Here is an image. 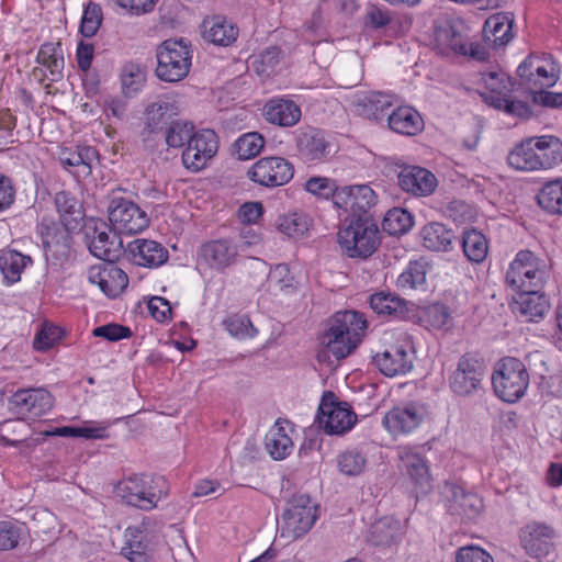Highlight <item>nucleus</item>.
<instances>
[{
  "instance_id": "f257e3e1",
  "label": "nucleus",
  "mask_w": 562,
  "mask_h": 562,
  "mask_svg": "<svg viewBox=\"0 0 562 562\" xmlns=\"http://www.w3.org/2000/svg\"><path fill=\"white\" fill-rule=\"evenodd\" d=\"M368 322L358 311L337 312L330 319L329 328L322 344L336 359L348 357L361 342Z\"/></svg>"
},
{
  "instance_id": "f03ea898",
  "label": "nucleus",
  "mask_w": 562,
  "mask_h": 562,
  "mask_svg": "<svg viewBox=\"0 0 562 562\" xmlns=\"http://www.w3.org/2000/svg\"><path fill=\"white\" fill-rule=\"evenodd\" d=\"M337 243L347 257L367 259L380 245L378 225L370 216L346 217L337 233Z\"/></svg>"
},
{
  "instance_id": "7ed1b4c3",
  "label": "nucleus",
  "mask_w": 562,
  "mask_h": 562,
  "mask_svg": "<svg viewBox=\"0 0 562 562\" xmlns=\"http://www.w3.org/2000/svg\"><path fill=\"white\" fill-rule=\"evenodd\" d=\"M108 199V217L116 233L136 235L148 227L149 216L127 196L125 189L115 188L111 190Z\"/></svg>"
},
{
  "instance_id": "20e7f679",
  "label": "nucleus",
  "mask_w": 562,
  "mask_h": 562,
  "mask_svg": "<svg viewBox=\"0 0 562 562\" xmlns=\"http://www.w3.org/2000/svg\"><path fill=\"white\" fill-rule=\"evenodd\" d=\"M157 77L166 82H178L186 78L191 68L192 55L187 43L180 40H166L156 50Z\"/></svg>"
},
{
  "instance_id": "39448f33",
  "label": "nucleus",
  "mask_w": 562,
  "mask_h": 562,
  "mask_svg": "<svg viewBox=\"0 0 562 562\" xmlns=\"http://www.w3.org/2000/svg\"><path fill=\"white\" fill-rule=\"evenodd\" d=\"M318 505L307 494H296L288 502L282 514L281 537L296 539L314 526L318 515Z\"/></svg>"
},
{
  "instance_id": "423d86ee",
  "label": "nucleus",
  "mask_w": 562,
  "mask_h": 562,
  "mask_svg": "<svg viewBox=\"0 0 562 562\" xmlns=\"http://www.w3.org/2000/svg\"><path fill=\"white\" fill-rule=\"evenodd\" d=\"M555 529L541 521H530L519 531V540L525 552L538 562H554L558 558Z\"/></svg>"
},
{
  "instance_id": "0eeeda50",
  "label": "nucleus",
  "mask_w": 562,
  "mask_h": 562,
  "mask_svg": "<svg viewBox=\"0 0 562 562\" xmlns=\"http://www.w3.org/2000/svg\"><path fill=\"white\" fill-rule=\"evenodd\" d=\"M528 381V373L519 359L504 358L494 372V393L502 401L514 403L524 395Z\"/></svg>"
},
{
  "instance_id": "6e6552de",
  "label": "nucleus",
  "mask_w": 562,
  "mask_h": 562,
  "mask_svg": "<svg viewBox=\"0 0 562 562\" xmlns=\"http://www.w3.org/2000/svg\"><path fill=\"white\" fill-rule=\"evenodd\" d=\"M559 67L551 55L527 56L517 68L520 85L531 92L553 87L559 80Z\"/></svg>"
},
{
  "instance_id": "1a4fd4ad",
  "label": "nucleus",
  "mask_w": 562,
  "mask_h": 562,
  "mask_svg": "<svg viewBox=\"0 0 562 562\" xmlns=\"http://www.w3.org/2000/svg\"><path fill=\"white\" fill-rule=\"evenodd\" d=\"M112 225L101 220H90L85 224V238L88 248L95 258L112 262L116 260L122 250L123 244Z\"/></svg>"
},
{
  "instance_id": "9d476101",
  "label": "nucleus",
  "mask_w": 562,
  "mask_h": 562,
  "mask_svg": "<svg viewBox=\"0 0 562 562\" xmlns=\"http://www.w3.org/2000/svg\"><path fill=\"white\" fill-rule=\"evenodd\" d=\"M316 420L327 435H342L349 431L357 416L346 402H338L333 392H326L321 401Z\"/></svg>"
},
{
  "instance_id": "9b49d317",
  "label": "nucleus",
  "mask_w": 562,
  "mask_h": 562,
  "mask_svg": "<svg viewBox=\"0 0 562 562\" xmlns=\"http://www.w3.org/2000/svg\"><path fill=\"white\" fill-rule=\"evenodd\" d=\"M465 37V24L461 19L449 20L436 30V42L442 48H449L457 55L469 56L477 61L486 60V47L480 43H468Z\"/></svg>"
},
{
  "instance_id": "f8f14e48",
  "label": "nucleus",
  "mask_w": 562,
  "mask_h": 562,
  "mask_svg": "<svg viewBox=\"0 0 562 562\" xmlns=\"http://www.w3.org/2000/svg\"><path fill=\"white\" fill-rule=\"evenodd\" d=\"M546 280V272L539 268L538 259L529 250H521L506 272V283L519 292L527 290H541Z\"/></svg>"
},
{
  "instance_id": "ddd939ff",
  "label": "nucleus",
  "mask_w": 562,
  "mask_h": 562,
  "mask_svg": "<svg viewBox=\"0 0 562 562\" xmlns=\"http://www.w3.org/2000/svg\"><path fill=\"white\" fill-rule=\"evenodd\" d=\"M293 165L277 156L260 158L247 171L251 181L267 188L283 186L293 178Z\"/></svg>"
},
{
  "instance_id": "4468645a",
  "label": "nucleus",
  "mask_w": 562,
  "mask_h": 562,
  "mask_svg": "<svg viewBox=\"0 0 562 562\" xmlns=\"http://www.w3.org/2000/svg\"><path fill=\"white\" fill-rule=\"evenodd\" d=\"M426 415L427 409L424 404L408 402L386 412L382 425L394 437L408 435L423 424Z\"/></svg>"
},
{
  "instance_id": "2eb2a0df",
  "label": "nucleus",
  "mask_w": 562,
  "mask_h": 562,
  "mask_svg": "<svg viewBox=\"0 0 562 562\" xmlns=\"http://www.w3.org/2000/svg\"><path fill=\"white\" fill-rule=\"evenodd\" d=\"M117 495L127 504L143 510H151L164 497V492L150 485L145 475H133L121 481Z\"/></svg>"
},
{
  "instance_id": "dca6fc26",
  "label": "nucleus",
  "mask_w": 562,
  "mask_h": 562,
  "mask_svg": "<svg viewBox=\"0 0 562 562\" xmlns=\"http://www.w3.org/2000/svg\"><path fill=\"white\" fill-rule=\"evenodd\" d=\"M485 367L481 360L471 356H462L456 370L449 376L451 391L458 396H469L482 387Z\"/></svg>"
},
{
  "instance_id": "f3484780",
  "label": "nucleus",
  "mask_w": 562,
  "mask_h": 562,
  "mask_svg": "<svg viewBox=\"0 0 562 562\" xmlns=\"http://www.w3.org/2000/svg\"><path fill=\"white\" fill-rule=\"evenodd\" d=\"M218 148V138L214 131L203 128L193 132L186 149L182 153V162L191 171L203 169L207 161L214 157Z\"/></svg>"
},
{
  "instance_id": "a211bd4d",
  "label": "nucleus",
  "mask_w": 562,
  "mask_h": 562,
  "mask_svg": "<svg viewBox=\"0 0 562 562\" xmlns=\"http://www.w3.org/2000/svg\"><path fill=\"white\" fill-rule=\"evenodd\" d=\"M299 156L305 162H319L327 159L333 149L328 134L317 127L304 126L295 133Z\"/></svg>"
},
{
  "instance_id": "6ab92c4d",
  "label": "nucleus",
  "mask_w": 562,
  "mask_h": 562,
  "mask_svg": "<svg viewBox=\"0 0 562 562\" xmlns=\"http://www.w3.org/2000/svg\"><path fill=\"white\" fill-rule=\"evenodd\" d=\"M398 469L422 493L431 488L432 476L427 459L416 448L397 447Z\"/></svg>"
},
{
  "instance_id": "aec40b11",
  "label": "nucleus",
  "mask_w": 562,
  "mask_h": 562,
  "mask_svg": "<svg viewBox=\"0 0 562 562\" xmlns=\"http://www.w3.org/2000/svg\"><path fill=\"white\" fill-rule=\"evenodd\" d=\"M9 408L21 417H41L54 405V396L43 387L22 389L9 398Z\"/></svg>"
},
{
  "instance_id": "412c9836",
  "label": "nucleus",
  "mask_w": 562,
  "mask_h": 562,
  "mask_svg": "<svg viewBox=\"0 0 562 562\" xmlns=\"http://www.w3.org/2000/svg\"><path fill=\"white\" fill-rule=\"evenodd\" d=\"M376 203V194L367 184L342 187L335 195V206L349 212V217L369 216L368 211Z\"/></svg>"
},
{
  "instance_id": "4be33fe9",
  "label": "nucleus",
  "mask_w": 562,
  "mask_h": 562,
  "mask_svg": "<svg viewBox=\"0 0 562 562\" xmlns=\"http://www.w3.org/2000/svg\"><path fill=\"white\" fill-rule=\"evenodd\" d=\"M516 82L514 79L503 70L496 71L494 69V109L502 110L506 114L518 117L528 119L531 115V110L528 103L513 99L508 93L514 91Z\"/></svg>"
},
{
  "instance_id": "5701e85b",
  "label": "nucleus",
  "mask_w": 562,
  "mask_h": 562,
  "mask_svg": "<svg viewBox=\"0 0 562 562\" xmlns=\"http://www.w3.org/2000/svg\"><path fill=\"white\" fill-rule=\"evenodd\" d=\"M445 495L447 510L462 521L475 519L483 509V501L479 495L465 492L456 484H447Z\"/></svg>"
},
{
  "instance_id": "b1692460",
  "label": "nucleus",
  "mask_w": 562,
  "mask_h": 562,
  "mask_svg": "<svg viewBox=\"0 0 562 562\" xmlns=\"http://www.w3.org/2000/svg\"><path fill=\"white\" fill-rule=\"evenodd\" d=\"M88 280L111 299L119 296L128 284L127 274L114 261L92 266L88 271Z\"/></svg>"
},
{
  "instance_id": "393cba45",
  "label": "nucleus",
  "mask_w": 562,
  "mask_h": 562,
  "mask_svg": "<svg viewBox=\"0 0 562 562\" xmlns=\"http://www.w3.org/2000/svg\"><path fill=\"white\" fill-rule=\"evenodd\" d=\"M412 346L408 341L403 345L392 346L382 353L373 357L374 366L386 376H395L407 373L413 368Z\"/></svg>"
},
{
  "instance_id": "a878e982",
  "label": "nucleus",
  "mask_w": 562,
  "mask_h": 562,
  "mask_svg": "<svg viewBox=\"0 0 562 562\" xmlns=\"http://www.w3.org/2000/svg\"><path fill=\"white\" fill-rule=\"evenodd\" d=\"M514 315L524 322H539L549 311V302L540 290H527L518 293L508 304Z\"/></svg>"
},
{
  "instance_id": "bb28decb",
  "label": "nucleus",
  "mask_w": 562,
  "mask_h": 562,
  "mask_svg": "<svg viewBox=\"0 0 562 562\" xmlns=\"http://www.w3.org/2000/svg\"><path fill=\"white\" fill-rule=\"evenodd\" d=\"M237 256V246L228 239L207 241L201 246L199 251L201 261L220 272L234 265Z\"/></svg>"
},
{
  "instance_id": "cd10ccee",
  "label": "nucleus",
  "mask_w": 562,
  "mask_h": 562,
  "mask_svg": "<svg viewBox=\"0 0 562 562\" xmlns=\"http://www.w3.org/2000/svg\"><path fill=\"white\" fill-rule=\"evenodd\" d=\"M436 176L426 168L407 166L398 173V186L415 196L430 195L437 188Z\"/></svg>"
},
{
  "instance_id": "c85d7f7f",
  "label": "nucleus",
  "mask_w": 562,
  "mask_h": 562,
  "mask_svg": "<svg viewBox=\"0 0 562 562\" xmlns=\"http://www.w3.org/2000/svg\"><path fill=\"white\" fill-rule=\"evenodd\" d=\"M395 98L392 94L368 91L360 92L355 97L353 104L359 115L379 121L387 115V111L394 105Z\"/></svg>"
},
{
  "instance_id": "c756f323",
  "label": "nucleus",
  "mask_w": 562,
  "mask_h": 562,
  "mask_svg": "<svg viewBox=\"0 0 562 562\" xmlns=\"http://www.w3.org/2000/svg\"><path fill=\"white\" fill-rule=\"evenodd\" d=\"M134 263L147 268H156L168 259V250L158 241L151 239H135L127 245Z\"/></svg>"
},
{
  "instance_id": "7c9ffc66",
  "label": "nucleus",
  "mask_w": 562,
  "mask_h": 562,
  "mask_svg": "<svg viewBox=\"0 0 562 562\" xmlns=\"http://www.w3.org/2000/svg\"><path fill=\"white\" fill-rule=\"evenodd\" d=\"M420 113L409 105L397 106L387 114V126L394 133L415 136L424 130Z\"/></svg>"
},
{
  "instance_id": "2f4dec72",
  "label": "nucleus",
  "mask_w": 562,
  "mask_h": 562,
  "mask_svg": "<svg viewBox=\"0 0 562 562\" xmlns=\"http://www.w3.org/2000/svg\"><path fill=\"white\" fill-rule=\"evenodd\" d=\"M54 203L67 232H75L81 227L85 216L83 209L80 202L70 192H57L54 198Z\"/></svg>"
},
{
  "instance_id": "473e14b6",
  "label": "nucleus",
  "mask_w": 562,
  "mask_h": 562,
  "mask_svg": "<svg viewBox=\"0 0 562 562\" xmlns=\"http://www.w3.org/2000/svg\"><path fill=\"white\" fill-rule=\"evenodd\" d=\"M300 106L291 100L273 99L263 108V115L269 123L291 127L299 123L301 119Z\"/></svg>"
},
{
  "instance_id": "72a5a7b5",
  "label": "nucleus",
  "mask_w": 562,
  "mask_h": 562,
  "mask_svg": "<svg viewBox=\"0 0 562 562\" xmlns=\"http://www.w3.org/2000/svg\"><path fill=\"white\" fill-rule=\"evenodd\" d=\"M33 259L12 249L0 251V272L3 282L7 285H12L21 280L24 270L32 266Z\"/></svg>"
},
{
  "instance_id": "f704fd0d",
  "label": "nucleus",
  "mask_w": 562,
  "mask_h": 562,
  "mask_svg": "<svg viewBox=\"0 0 562 562\" xmlns=\"http://www.w3.org/2000/svg\"><path fill=\"white\" fill-rule=\"evenodd\" d=\"M539 170L551 169L562 162V142L552 135L535 136Z\"/></svg>"
},
{
  "instance_id": "c9c22d12",
  "label": "nucleus",
  "mask_w": 562,
  "mask_h": 562,
  "mask_svg": "<svg viewBox=\"0 0 562 562\" xmlns=\"http://www.w3.org/2000/svg\"><path fill=\"white\" fill-rule=\"evenodd\" d=\"M238 30L223 16H213L203 21V37L220 46H228L236 41Z\"/></svg>"
},
{
  "instance_id": "e433bc0d",
  "label": "nucleus",
  "mask_w": 562,
  "mask_h": 562,
  "mask_svg": "<svg viewBox=\"0 0 562 562\" xmlns=\"http://www.w3.org/2000/svg\"><path fill=\"white\" fill-rule=\"evenodd\" d=\"M97 158L98 151L94 147L78 146L76 149L61 150L59 161L66 169L77 168L78 177H86L91 173L92 162Z\"/></svg>"
},
{
  "instance_id": "4c0bfd02",
  "label": "nucleus",
  "mask_w": 562,
  "mask_h": 562,
  "mask_svg": "<svg viewBox=\"0 0 562 562\" xmlns=\"http://www.w3.org/2000/svg\"><path fill=\"white\" fill-rule=\"evenodd\" d=\"M401 522L393 517H383L370 528L369 542L375 547H390L401 540Z\"/></svg>"
},
{
  "instance_id": "58836bf2",
  "label": "nucleus",
  "mask_w": 562,
  "mask_h": 562,
  "mask_svg": "<svg viewBox=\"0 0 562 562\" xmlns=\"http://www.w3.org/2000/svg\"><path fill=\"white\" fill-rule=\"evenodd\" d=\"M420 236L424 247L432 251H449L456 239L454 233L438 222L425 225Z\"/></svg>"
},
{
  "instance_id": "ea45409f",
  "label": "nucleus",
  "mask_w": 562,
  "mask_h": 562,
  "mask_svg": "<svg viewBox=\"0 0 562 562\" xmlns=\"http://www.w3.org/2000/svg\"><path fill=\"white\" fill-rule=\"evenodd\" d=\"M370 307L374 313L382 316L403 318L408 308L406 301L390 292H376L370 296Z\"/></svg>"
},
{
  "instance_id": "a19ab883",
  "label": "nucleus",
  "mask_w": 562,
  "mask_h": 562,
  "mask_svg": "<svg viewBox=\"0 0 562 562\" xmlns=\"http://www.w3.org/2000/svg\"><path fill=\"white\" fill-rule=\"evenodd\" d=\"M535 137H528L517 144L508 154V165L519 171L539 170L538 158L533 146Z\"/></svg>"
},
{
  "instance_id": "79ce46f5",
  "label": "nucleus",
  "mask_w": 562,
  "mask_h": 562,
  "mask_svg": "<svg viewBox=\"0 0 562 562\" xmlns=\"http://www.w3.org/2000/svg\"><path fill=\"white\" fill-rule=\"evenodd\" d=\"M537 202L547 213L562 216V178L546 182L537 194Z\"/></svg>"
},
{
  "instance_id": "37998d69",
  "label": "nucleus",
  "mask_w": 562,
  "mask_h": 562,
  "mask_svg": "<svg viewBox=\"0 0 562 562\" xmlns=\"http://www.w3.org/2000/svg\"><path fill=\"white\" fill-rule=\"evenodd\" d=\"M266 449L274 460L286 458L293 449L292 439L279 422L266 435Z\"/></svg>"
},
{
  "instance_id": "c03bdc74",
  "label": "nucleus",
  "mask_w": 562,
  "mask_h": 562,
  "mask_svg": "<svg viewBox=\"0 0 562 562\" xmlns=\"http://www.w3.org/2000/svg\"><path fill=\"white\" fill-rule=\"evenodd\" d=\"M515 16L512 12L494 13V56L516 36Z\"/></svg>"
},
{
  "instance_id": "a18cd8bd",
  "label": "nucleus",
  "mask_w": 562,
  "mask_h": 562,
  "mask_svg": "<svg viewBox=\"0 0 562 562\" xmlns=\"http://www.w3.org/2000/svg\"><path fill=\"white\" fill-rule=\"evenodd\" d=\"M36 61L48 70L50 81L61 78L64 57L59 45L43 44L37 53Z\"/></svg>"
},
{
  "instance_id": "49530a36",
  "label": "nucleus",
  "mask_w": 562,
  "mask_h": 562,
  "mask_svg": "<svg viewBox=\"0 0 562 562\" xmlns=\"http://www.w3.org/2000/svg\"><path fill=\"white\" fill-rule=\"evenodd\" d=\"M461 245L465 257L475 263L482 262L488 254V241L476 229L464 231Z\"/></svg>"
},
{
  "instance_id": "de8ad7c7",
  "label": "nucleus",
  "mask_w": 562,
  "mask_h": 562,
  "mask_svg": "<svg viewBox=\"0 0 562 562\" xmlns=\"http://www.w3.org/2000/svg\"><path fill=\"white\" fill-rule=\"evenodd\" d=\"M339 472L346 476H358L363 473L368 459L358 448L346 449L336 458Z\"/></svg>"
},
{
  "instance_id": "09e8293b",
  "label": "nucleus",
  "mask_w": 562,
  "mask_h": 562,
  "mask_svg": "<svg viewBox=\"0 0 562 562\" xmlns=\"http://www.w3.org/2000/svg\"><path fill=\"white\" fill-rule=\"evenodd\" d=\"M294 278L286 265L280 263L270 269L266 288L271 294L290 293L294 291Z\"/></svg>"
},
{
  "instance_id": "8fccbe9b",
  "label": "nucleus",
  "mask_w": 562,
  "mask_h": 562,
  "mask_svg": "<svg viewBox=\"0 0 562 562\" xmlns=\"http://www.w3.org/2000/svg\"><path fill=\"white\" fill-rule=\"evenodd\" d=\"M412 214L401 207L389 210L382 221V228L389 235H402L407 233L413 226Z\"/></svg>"
},
{
  "instance_id": "3c124183",
  "label": "nucleus",
  "mask_w": 562,
  "mask_h": 562,
  "mask_svg": "<svg viewBox=\"0 0 562 562\" xmlns=\"http://www.w3.org/2000/svg\"><path fill=\"white\" fill-rule=\"evenodd\" d=\"M426 265L422 261H409L396 280V286L401 290H413L425 284Z\"/></svg>"
},
{
  "instance_id": "603ef678",
  "label": "nucleus",
  "mask_w": 562,
  "mask_h": 562,
  "mask_svg": "<svg viewBox=\"0 0 562 562\" xmlns=\"http://www.w3.org/2000/svg\"><path fill=\"white\" fill-rule=\"evenodd\" d=\"M194 126L182 120H173L171 121L166 130V143L169 147L179 148L184 144L188 145L192 134Z\"/></svg>"
},
{
  "instance_id": "864d4df0",
  "label": "nucleus",
  "mask_w": 562,
  "mask_h": 562,
  "mask_svg": "<svg viewBox=\"0 0 562 562\" xmlns=\"http://www.w3.org/2000/svg\"><path fill=\"white\" fill-rule=\"evenodd\" d=\"M443 216L457 224L472 222L476 217V210L463 200H452L441 206Z\"/></svg>"
},
{
  "instance_id": "5fc2aeb1",
  "label": "nucleus",
  "mask_w": 562,
  "mask_h": 562,
  "mask_svg": "<svg viewBox=\"0 0 562 562\" xmlns=\"http://www.w3.org/2000/svg\"><path fill=\"white\" fill-rule=\"evenodd\" d=\"M263 146V137L256 132L244 134L235 142L236 154L241 160L256 157L260 154Z\"/></svg>"
},
{
  "instance_id": "6e6d98bb",
  "label": "nucleus",
  "mask_w": 562,
  "mask_h": 562,
  "mask_svg": "<svg viewBox=\"0 0 562 562\" xmlns=\"http://www.w3.org/2000/svg\"><path fill=\"white\" fill-rule=\"evenodd\" d=\"M122 554L130 562H156L154 551L149 548L148 543L133 536L122 548Z\"/></svg>"
},
{
  "instance_id": "4d7b16f0",
  "label": "nucleus",
  "mask_w": 562,
  "mask_h": 562,
  "mask_svg": "<svg viewBox=\"0 0 562 562\" xmlns=\"http://www.w3.org/2000/svg\"><path fill=\"white\" fill-rule=\"evenodd\" d=\"M102 19L101 7L90 1L83 10L80 23V33L85 37H92L101 26Z\"/></svg>"
},
{
  "instance_id": "13d9d810",
  "label": "nucleus",
  "mask_w": 562,
  "mask_h": 562,
  "mask_svg": "<svg viewBox=\"0 0 562 562\" xmlns=\"http://www.w3.org/2000/svg\"><path fill=\"white\" fill-rule=\"evenodd\" d=\"M172 105L168 102H155L147 106L146 126L150 132H156L162 128V125L168 123L167 113L172 110Z\"/></svg>"
},
{
  "instance_id": "bf43d9fd",
  "label": "nucleus",
  "mask_w": 562,
  "mask_h": 562,
  "mask_svg": "<svg viewBox=\"0 0 562 562\" xmlns=\"http://www.w3.org/2000/svg\"><path fill=\"white\" fill-rule=\"evenodd\" d=\"M278 228L291 238L302 237L308 229L307 220L297 213L285 215L279 220Z\"/></svg>"
},
{
  "instance_id": "052dcab7",
  "label": "nucleus",
  "mask_w": 562,
  "mask_h": 562,
  "mask_svg": "<svg viewBox=\"0 0 562 562\" xmlns=\"http://www.w3.org/2000/svg\"><path fill=\"white\" fill-rule=\"evenodd\" d=\"M305 189L307 192L319 195L322 198L331 196L333 203L335 204V195L338 193L340 188L336 184V181L326 177H313L305 182Z\"/></svg>"
},
{
  "instance_id": "680f3d73",
  "label": "nucleus",
  "mask_w": 562,
  "mask_h": 562,
  "mask_svg": "<svg viewBox=\"0 0 562 562\" xmlns=\"http://www.w3.org/2000/svg\"><path fill=\"white\" fill-rule=\"evenodd\" d=\"M22 528L12 521H0V551L13 550L21 539Z\"/></svg>"
},
{
  "instance_id": "e2e57ef3",
  "label": "nucleus",
  "mask_w": 562,
  "mask_h": 562,
  "mask_svg": "<svg viewBox=\"0 0 562 562\" xmlns=\"http://www.w3.org/2000/svg\"><path fill=\"white\" fill-rule=\"evenodd\" d=\"M224 325L227 331L237 338L254 337L257 334V329L246 316H231L224 322Z\"/></svg>"
},
{
  "instance_id": "0e129e2a",
  "label": "nucleus",
  "mask_w": 562,
  "mask_h": 562,
  "mask_svg": "<svg viewBox=\"0 0 562 562\" xmlns=\"http://www.w3.org/2000/svg\"><path fill=\"white\" fill-rule=\"evenodd\" d=\"M63 337V330L54 325L45 324L34 338V348L37 350H47L52 348Z\"/></svg>"
},
{
  "instance_id": "69168bd1",
  "label": "nucleus",
  "mask_w": 562,
  "mask_h": 562,
  "mask_svg": "<svg viewBox=\"0 0 562 562\" xmlns=\"http://www.w3.org/2000/svg\"><path fill=\"white\" fill-rule=\"evenodd\" d=\"M281 50L277 46L267 47L254 60L256 64V71L259 75H269L270 71L278 65L280 60Z\"/></svg>"
},
{
  "instance_id": "338daca9",
  "label": "nucleus",
  "mask_w": 562,
  "mask_h": 562,
  "mask_svg": "<svg viewBox=\"0 0 562 562\" xmlns=\"http://www.w3.org/2000/svg\"><path fill=\"white\" fill-rule=\"evenodd\" d=\"M426 322L436 329L446 327L450 321V312L445 304L436 303L425 311Z\"/></svg>"
},
{
  "instance_id": "774afa93",
  "label": "nucleus",
  "mask_w": 562,
  "mask_h": 562,
  "mask_svg": "<svg viewBox=\"0 0 562 562\" xmlns=\"http://www.w3.org/2000/svg\"><path fill=\"white\" fill-rule=\"evenodd\" d=\"M94 337H101L109 341H117L123 338L131 336V329L128 327L119 324H108L95 327L92 331Z\"/></svg>"
}]
</instances>
